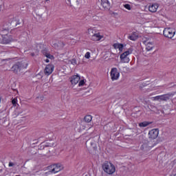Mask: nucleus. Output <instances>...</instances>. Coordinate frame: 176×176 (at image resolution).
<instances>
[{"mask_svg":"<svg viewBox=\"0 0 176 176\" xmlns=\"http://www.w3.org/2000/svg\"><path fill=\"white\" fill-rule=\"evenodd\" d=\"M27 67H28V63L25 61L18 62L13 65L11 67V71L14 74H19V72H21L23 69H26Z\"/></svg>","mask_w":176,"mask_h":176,"instance_id":"nucleus-1","label":"nucleus"},{"mask_svg":"<svg viewBox=\"0 0 176 176\" xmlns=\"http://www.w3.org/2000/svg\"><path fill=\"white\" fill-rule=\"evenodd\" d=\"M102 168L107 174H113L115 173V166L111 162H105L102 165Z\"/></svg>","mask_w":176,"mask_h":176,"instance_id":"nucleus-2","label":"nucleus"},{"mask_svg":"<svg viewBox=\"0 0 176 176\" xmlns=\"http://www.w3.org/2000/svg\"><path fill=\"white\" fill-rule=\"evenodd\" d=\"M133 53V49L129 48L127 51L124 52L120 55V61L121 63H126L130 62V58H129V54Z\"/></svg>","mask_w":176,"mask_h":176,"instance_id":"nucleus-3","label":"nucleus"},{"mask_svg":"<svg viewBox=\"0 0 176 176\" xmlns=\"http://www.w3.org/2000/svg\"><path fill=\"white\" fill-rule=\"evenodd\" d=\"M94 30L92 29H88L87 33L89 34L91 41L97 42L98 41H101V39L104 38V36L100 34V33L94 34Z\"/></svg>","mask_w":176,"mask_h":176,"instance_id":"nucleus-4","label":"nucleus"},{"mask_svg":"<svg viewBox=\"0 0 176 176\" xmlns=\"http://www.w3.org/2000/svg\"><path fill=\"white\" fill-rule=\"evenodd\" d=\"M64 167L61 166V164H54L48 166V172L49 173L51 174H56V173H58L59 171H61Z\"/></svg>","mask_w":176,"mask_h":176,"instance_id":"nucleus-5","label":"nucleus"},{"mask_svg":"<svg viewBox=\"0 0 176 176\" xmlns=\"http://www.w3.org/2000/svg\"><path fill=\"white\" fill-rule=\"evenodd\" d=\"M175 35V29L167 28L164 30V36L166 38H169V39H171L172 38H174Z\"/></svg>","mask_w":176,"mask_h":176,"instance_id":"nucleus-6","label":"nucleus"},{"mask_svg":"<svg viewBox=\"0 0 176 176\" xmlns=\"http://www.w3.org/2000/svg\"><path fill=\"white\" fill-rule=\"evenodd\" d=\"M110 76L111 80H118L119 79V76H120V74L116 67H113L111 70Z\"/></svg>","mask_w":176,"mask_h":176,"instance_id":"nucleus-7","label":"nucleus"},{"mask_svg":"<svg viewBox=\"0 0 176 176\" xmlns=\"http://www.w3.org/2000/svg\"><path fill=\"white\" fill-rule=\"evenodd\" d=\"M52 146H56V143L54 142L53 141H49L47 143V145H45V147H43V155L44 156H47V153L50 152V149L47 148H52Z\"/></svg>","mask_w":176,"mask_h":176,"instance_id":"nucleus-8","label":"nucleus"},{"mask_svg":"<svg viewBox=\"0 0 176 176\" xmlns=\"http://www.w3.org/2000/svg\"><path fill=\"white\" fill-rule=\"evenodd\" d=\"M159 135V129H152L148 132L149 140H156Z\"/></svg>","mask_w":176,"mask_h":176,"instance_id":"nucleus-9","label":"nucleus"},{"mask_svg":"<svg viewBox=\"0 0 176 176\" xmlns=\"http://www.w3.org/2000/svg\"><path fill=\"white\" fill-rule=\"evenodd\" d=\"M2 41H1V43H3V45H8V43H10V42H12L13 38H12V36L10 35H3L2 36Z\"/></svg>","mask_w":176,"mask_h":176,"instance_id":"nucleus-10","label":"nucleus"},{"mask_svg":"<svg viewBox=\"0 0 176 176\" xmlns=\"http://www.w3.org/2000/svg\"><path fill=\"white\" fill-rule=\"evenodd\" d=\"M54 70V66L53 65H47L44 70L45 75H46L47 76H49V75L52 74Z\"/></svg>","mask_w":176,"mask_h":176,"instance_id":"nucleus-11","label":"nucleus"},{"mask_svg":"<svg viewBox=\"0 0 176 176\" xmlns=\"http://www.w3.org/2000/svg\"><path fill=\"white\" fill-rule=\"evenodd\" d=\"M174 94H175V92L161 95V101H165V102L168 101V100H170L171 97H173Z\"/></svg>","mask_w":176,"mask_h":176,"instance_id":"nucleus-12","label":"nucleus"},{"mask_svg":"<svg viewBox=\"0 0 176 176\" xmlns=\"http://www.w3.org/2000/svg\"><path fill=\"white\" fill-rule=\"evenodd\" d=\"M101 5L105 10H109L111 8V3L108 0H101Z\"/></svg>","mask_w":176,"mask_h":176,"instance_id":"nucleus-13","label":"nucleus"},{"mask_svg":"<svg viewBox=\"0 0 176 176\" xmlns=\"http://www.w3.org/2000/svg\"><path fill=\"white\" fill-rule=\"evenodd\" d=\"M158 8L159 4L157 3L150 4V6H148V10L149 12H151V13H155L157 11Z\"/></svg>","mask_w":176,"mask_h":176,"instance_id":"nucleus-14","label":"nucleus"},{"mask_svg":"<svg viewBox=\"0 0 176 176\" xmlns=\"http://www.w3.org/2000/svg\"><path fill=\"white\" fill-rule=\"evenodd\" d=\"M128 39H130V41H135L137 39H138V33L133 32L132 34H131L128 36Z\"/></svg>","mask_w":176,"mask_h":176,"instance_id":"nucleus-15","label":"nucleus"},{"mask_svg":"<svg viewBox=\"0 0 176 176\" xmlns=\"http://www.w3.org/2000/svg\"><path fill=\"white\" fill-rule=\"evenodd\" d=\"M80 80V77L78 75L73 76L71 80L72 85H77Z\"/></svg>","mask_w":176,"mask_h":176,"instance_id":"nucleus-16","label":"nucleus"},{"mask_svg":"<svg viewBox=\"0 0 176 176\" xmlns=\"http://www.w3.org/2000/svg\"><path fill=\"white\" fill-rule=\"evenodd\" d=\"M52 45L55 49H58V47H64V43L62 41H58L57 43L52 41Z\"/></svg>","mask_w":176,"mask_h":176,"instance_id":"nucleus-17","label":"nucleus"},{"mask_svg":"<svg viewBox=\"0 0 176 176\" xmlns=\"http://www.w3.org/2000/svg\"><path fill=\"white\" fill-rule=\"evenodd\" d=\"M153 47H154L153 43L147 42L146 43V50H147V52H151V50H152V49H153Z\"/></svg>","mask_w":176,"mask_h":176,"instance_id":"nucleus-18","label":"nucleus"},{"mask_svg":"<svg viewBox=\"0 0 176 176\" xmlns=\"http://www.w3.org/2000/svg\"><path fill=\"white\" fill-rule=\"evenodd\" d=\"M113 47L114 49H118L120 52H122L123 50L124 45L123 44L115 43L113 45Z\"/></svg>","mask_w":176,"mask_h":176,"instance_id":"nucleus-19","label":"nucleus"},{"mask_svg":"<svg viewBox=\"0 0 176 176\" xmlns=\"http://www.w3.org/2000/svg\"><path fill=\"white\" fill-rule=\"evenodd\" d=\"M11 25H20V20H16V19L12 18V20L10 21Z\"/></svg>","mask_w":176,"mask_h":176,"instance_id":"nucleus-20","label":"nucleus"},{"mask_svg":"<svg viewBox=\"0 0 176 176\" xmlns=\"http://www.w3.org/2000/svg\"><path fill=\"white\" fill-rule=\"evenodd\" d=\"M42 54H43V56H45L47 58H52L53 57L50 54H49V52H47V50H43Z\"/></svg>","mask_w":176,"mask_h":176,"instance_id":"nucleus-21","label":"nucleus"},{"mask_svg":"<svg viewBox=\"0 0 176 176\" xmlns=\"http://www.w3.org/2000/svg\"><path fill=\"white\" fill-rule=\"evenodd\" d=\"M92 119H93V117L90 115L85 116L84 118V120L87 123H90L91 122Z\"/></svg>","mask_w":176,"mask_h":176,"instance_id":"nucleus-22","label":"nucleus"},{"mask_svg":"<svg viewBox=\"0 0 176 176\" xmlns=\"http://www.w3.org/2000/svg\"><path fill=\"white\" fill-rule=\"evenodd\" d=\"M149 124H151V122H140L139 124V126H140V127H146L147 126H149Z\"/></svg>","mask_w":176,"mask_h":176,"instance_id":"nucleus-23","label":"nucleus"},{"mask_svg":"<svg viewBox=\"0 0 176 176\" xmlns=\"http://www.w3.org/2000/svg\"><path fill=\"white\" fill-rule=\"evenodd\" d=\"M153 101H162V95L153 97Z\"/></svg>","mask_w":176,"mask_h":176,"instance_id":"nucleus-24","label":"nucleus"},{"mask_svg":"<svg viewBox=\"0 0 176 176\" xmlns=\"http://www.w3.org/2000/svg\"><path fill=\"white\" fill-rule=\"evenodd\" d=\"M124 8H125V9H127V10H131V6H130V4L124 5Z\"/></svg>","mask_w":176,"mask_h":176,"instance_id":"nucleus-25","label":"nucleus"},{"mask_svg":"<svg viewBox=\"0 0 176 176\" xmlns=\"http://www.w3.org/2000/svg\"><path fill=\"white\" fill-rule=\"evenodd\" d=\"M70 63H71V64H72L73 65H76V59H75V58H73V59H72V60H70Z\"/></svg>","mask_w":176,"mask_h":176,"instance_id":"nucleus-26","label":"nucleus"},{"mask_svg":"<svg viewBox=\"0 0 176 176\" xmlns=\"http://www.w3.org/2000/svg\"><path fill=\"white\" fill-rule=\"evenodd\" d=\"M12 105L16 107V104H17V99L14 98L12 100Z\"/></svg>","mask_w":176,"mask_h":176,"instance_id":"nucleus-27","label":"nucleus"},{"mask_svg":"<svg viewBox=\"0 0 176 176\" xmlns=\"http://www.w3.org/2000/svg\"><path fill=\"white\" fill-rule=\"evenodd\" d=\"M83 85H85V80H81L79 83H78V86H83Z\"/></svg>","mask_w":176,"mask_h":176,"instance_id":"nucleus-28","label":"nucleus"},{"mask_svg":"<svg viewBox=\"0 0 176 176\" xmlns=\"http://www.w3.org/2000/svg\"><path fill=\"white\" fill-rule=\"evenodd\" d=\"M85 58H90V52H87L85 55Z\"/></svg>","mask_w":176,"mask_h":176,"instance_id":"nucleus-29","label":"nucleus"},{"mask_svg":"<svg viewBox=\"0 0 176 176\" xmlns=\"http://www.w3.org/2000/svg\"><path fill=\"white\" fill-rule=\"evenodd\" d=\"M8 166L9 167H13V166H14V164L13 162H9Z\"/></svg>","mask_w":176,"mask_h":176,"instance_id":"nucleus-30","label":"nucleus"},{"mask_svg":"<svg viewBox=\"0 0 176 176\" xmlns=\"http://www.w3.org/2000/svg\"><path fill=\"white\" fill-rule=\"evenodd\" d=\"M50 60L49 59L45 60V63H49Z\"/></svg>","mask_w":176,"mask_h":176,"instance_id":"nucleus-31","label":"nucleus"},{"mask_svg":"<svg viewBox=\"0 0 176 176\" xmlns=\"http://www.w3.org/2000/svg\"><path fill=\"white\" fill-rule=\"evenodd\" d=\"M170 176H176V173L170 175Z\"/></svg>","mask_w":176,"mask_h":176,"instance_id":"nucleus-32","label":"nucleus"},{"mask_svg":"<svg viewBox=\"0 0 176 176\" xmlns=\"http://www.w3.org/2000/svg\"><path fill=\"white\" fill-rule=\"evenodd\" d=\"M93 144H94V143H91V145H93Z\"/></svg>","mask_w":176,"mask_h":176,"instance_id":"nucleus-33","label":"nucleus"},{"mask_svg":"<svg viewBox=\"0 0 176 176\" xmlns=\"http://www.w3.org/2000/svg\"><path fill=\"white\" fill-rule=\"evenodd\" d=\"M1 6H0V11H1Z\"/></svg>","mask_w":176,"mask_h":176,"instance_id":"nucleus-34","label":"nucleus"},{"mask_svg":"<svg viewBox=\"0 0 176 176\" xmlns=\"http://www.w3.org/2000/svg\"><path fill=\"white\" fill-rule=\"evenodd\" d=\"M0 102H1V98H0Z\"/></svg>","mask_w":176,"mask_h":176,"instance_id":"nucleus-35","label":"nucleus"}]
</instances>
